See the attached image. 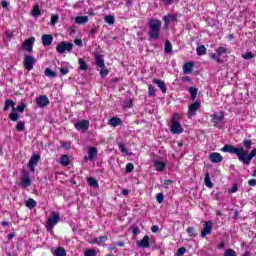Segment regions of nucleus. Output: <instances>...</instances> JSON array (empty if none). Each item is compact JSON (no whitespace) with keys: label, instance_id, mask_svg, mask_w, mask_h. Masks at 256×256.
<instances>
[{"label":"nucleus","instance_id":"obj_62","mask_svg":"<svg viewBox=\"0 0 256 256\" xmlns=\"http://www.w3.org/2000/svg\"><path fill=\"white\" fill-rule=\"evenodd\" d=\"M151 231H152V233H158V232H159V226L153 225V226L151 227Z\"/></svg>","mask_w":256,"mask_h":256},{"label":"nucleus","instance_id":"obj_53","mask_svg":"<svg viewBox=\"0 0 256 256\" xmlns=\"http://www.w3.org/2000/svg\"><path fill=\"white\" fill-rule=\"evenodd\" d=\"M5 35H6V41H11V39H13V31L11 30H7L5 32Z\"/></svg>","mask_w":256,"mask_h":256},{"label":"nucleus","instance_id":"obj_42","mask_svg":"<svg viewBox=\"0 0 256 256\" xmlns=\"http://www.w3.org/2000/svg\"><path fill=\"white\" fill-rule=\"evenodd\" d=\"M225 53H227V48L225 47H218L216 49V54H218V56L221 57V55H225Z\"/></svg>","mask_w":256,"mask_h":256},{"label":"nucleus","instance_id":"obj_26","mask_svg":"<svg viewBox=\"0 0 256 256\" xmlns=\"http://www.w3.org/2000/svg\"><path fill=\"white\" fill-rule=\"evenodd\" d=\"M78 63H79L80 71H87V69H89V65H87V62H85V59L79 58Z\"/></svg>","mask_w":256,"mask_h":256},{"label":"nucleus","instance_id":"obj_64","mask_svg":"<svg viewBox=\"0 0 256 256\" xmlns=\"http://www.w3.org/2000/svg\"><path fill=\"white\" fill-rule=\"evenodd\" d=\"M237 186H233L230 190H229V193H237Z\"/></svg>","mask_w":256,"mask_h":256},{"label":"nucleus","instance_id":"obj_47","mask_svg":"<svg viewBox=\"0 0 256 256\" xmlns=\"http://www.w3.org/2000/svg\"><path fill=\"white\" fill-rule=\"evenodd\" d=\"M185 253H187V248L181 247L176 251V256H183Z\"/></svg>","mask_w":256,"mask_h":256},{"label":"nucleus","instance_id":"obj_18","mask_svg":"<svg viewBox=\"0 0 256 256\" xmlns=\"http://www.w3.org/2000/svg\"><path fill=\"white\" fill-rule=\"evenodd\" d=\"M34 41H35V38H30V39L26 40L23 44L24 51H28L29 53H31L33 51Z\"/></svg>","mask_w":256,"mask_h":256},{"label":"nucleus","instance_id":"obj_15","mask_svg":"<svg viewBox=\"0 0 256 256\" xmlns=\"http://www.w3.org/2000/svg\"><path fill=\"white\" fill-rule=\"evenodd\" d=\"M152 163H153V167H154L157 171H159V172L165 171V167H166L165 162H163V161H161V160H153Z\"/></svg>","mask_w":256,"mask_h":256},{"label":"nucleus","instance_id":"obj_17","mask_svg":"<svg viewBox=\"0 0 256 256\" xmlns=\"http://www.w3.org/2000/svg\"><path fill=\"white\" fill-rule=\"evenodd\" d=\"M211 118L214 123V127H217V124L225 119V114H223V112H220L219 114H213Z\"/></svg>","mask_w":256,"mask_h":256},{"label":"nucleus","instance_id":"obj_38","mask_svg":"<svg viewBox=\"0 0 256 256\" xmlns=\"http://www.w3.org/2000/svg\"><path fill=\"white\" fill-rule=\"evenodd\" d=\"M210 58L212 59V61H216V63H223V60H221V56H218L217 53H213L210 55Z\"/></svg>","mask_w":256,"mask_h":256},{"label":"nucleus","instance_id":"obj_31","mask_svg":"<svg viewBox=\"0 0 256 256\" xmlns=\"http://www.w3.org/2000/svg\"><path fill=\"white\" fill-rule=\"evenodd\" d=\"M69 163H71L69 156L62 155L60 158V165H62L63 167H67V165H69Z\"/></svg>","mask_w":256,"mask_h":256},{"label":"nucleus","instance_id":"obj_56","mask_svg":"<svg viewBox=\"0 0 256 256\" xmlns=\"http://www.w3.org/2000/svg\"><path fill=\"white\" fill-rule=\"evenodd\" d=\"M186 231L190 237H195V228L194 227H188Z\"/></svg>","mask_w":256,"mask_h":256},{"label":"nucleus","instance_id":"obj_43","mask_svg":"<svg viewBox=\"0 0 256 256\" xmlns=\"http://www.w3.org/2000/svg\"><path fill=\"white\" fill-rule=\"evenodd\" d=\"M100 69L101 77H106L109 75V70L107 69V66L101 67Z\"/></svg>","mask_w":256,"mask_h":256},{"label":"nucleus","instance_id":"obj_5","mask_svg":"<svg viewBox=\"0 0 256 256\" xmlns=\"http://www.w3.org/2000/svg\"><path fill=\"white\" fill-rule=\"evenodd\" d=\"M37 60L32 55H24V67L27 71H33V67Z\"/></svg>","mask_w":256,"mask_h":256},{"label":"nucleus","instance_id":"obj_60","mask_svg":"<svg viewBox=\"0 0 256 256\" xmlns=\"http://www.w3.org/2000/svg\"><path fill=\"white\" fill-rule=\"evenodd\" d=\"M75 45H77L78 47H83V40L77 38L74 40Z\"/></svg>","mask_w":256,"mask_h":256},{"label":"nucleus","instance_id":"obj_51","mask_svg":"<svg viewBox=\"0 0 256 256\" xmlns=\"http://www.w3.org/2000/svg\"><path fill=\"white\" fill-rule=\"evenodd\" d=\"M9 119H10V121H19V114H17V113H11L10 115H9Z\"/></svg>","mask_w":256,"mask_h":256},{"label":"nucleus","instance_id":"obj_54","mask_svg":"<svg viewBox=\"0 0 256 256\" xmlns=\"http://www.w3.org/2000/svg\"><path fill=\"white\" fill-rule=\"evenodd\" d=\"M164 199H165V196H163V193L156 194L157 203H163Z\"/></svg>","mask_w":256,"mask_h":256},{"label":"nucleus","instance_id":"obj_55","mask_svg":"<svg viewBox=\"0 0 256 256\" xmlns=\"http://www.w3.org/2000/svg\"><path fill=\"white\" fill-rule=\"evenodd\" d=\"M133 169H135V166L133 165V163H128L126 165V173H132Z\"/></svg>","mask_w":256,"mask_h":256},{"label":"nucleus","instance_id":"obj_50","mask_svg":"<svg viewBox=\"0 0 256 256\" xmlns=\"http://www.w3.org/2000/svg\"><path fill=\"white\" fill-rule=\"evenodd\" d=\"M148 95L149 97H155V87H153L152 85L148 86Z\"/></svg>","mask_w":256,"mask_h":256},{"label":"nucleus","instance_id":"obj_30","mask_svg":"<svg viewBox=\"0 0 256 256\" xmlns=\"http://www.w3.org/2000/svg\"><path fill=\"white\" fill-rule=\"evenodd\" d=\"M164 51L168 55H170V53H173V45H171V42L169 40H166L164 44Z\"/></svg>","mask_w":256,"mask_h":256},{"label":"nucleus","instance_id":"obj_61","mask_svg":"<svg viewBox=\"0 0 256 256\" xmlns=\"http://www.w3.org/2000/svg\"><path fill=\"white\" fill-rule=\"evenodd\" d=\"M60 73L61 75H67V73H69V69L62 67L60 68Z\"/></svg>","mask_w":256,"mask_h":256},{"label":"nucleus","instance_id":"obj_14","mask_svg":"<svg viewBox=\"0 0 256 256\" xmlns=\"http://www.w3.org/2000/svg\"><path fill=\"white\" fill-rule=\"evenodd\" d=\"M97 157V148L90 147L88 150V157L84 158V162L87 163L88 161H93Z\"/></svg>","mask_w":256,"mask_h":256},{"label":"nucleus","instance_id":"obj_49","mask_svg":"<svg viewBox=\"0 0 256 256\" xmlns=\"http://www.w3.org/2000/svg\"><path fill=\"white\" fill-rule=\"evenodd\" d=\"M224 256H237V252L233 249H228L224 252Z\"/></svg>","mask_w":256,"mask_h":256},{"label":"nucleus","instance_id":"obj_12","mask_svg":"<svg viewBox=\"0 0 256 256\" xmlns=\"http://www.w3.org/2000/svg\"><path fill=\"white\" fill-rule=\"evenodd\" d=\"M199 107H201V102H199V101L192 103L188 107V113H189L190 117H193V115H195V113H197V110L199 109Z\"/></svg>","mask_w":256,"mask_h":256},{"label":"nucleus","instance_id":"obj_48","mask_svg":"<svg viewBox=\"0 0 256 256\" xmlns=\"http://www.w3.org/2000/svg\"><path fill=\"white\" fill-rule=\"evenodd\" d=\"M118 147L122 153H124L125 155H129V151H127V148L123 143H119Z\"/></svg>","mask_w":256,"mask_h":256},{"label":"nucleus","instance_id":"obj_8","mask_svg":"<svg viewBox=\"0 0 256 256\" xmlns=\"http://www.w3.org/2000/svg\"><path fill=\"white\" fill-rule=\"evenodd\" d=\"M75 129L77 131H87L89 129V120H81L74 124Z\"/></svg>","mask_w":256,"mask_h":256},{"label":"nucleus","instance_id":"obj_9","mask_svg":"<svg viewBox=\"0 0 256 256\" xmlns=\"http://www.w3.org/2000/svg\"><path fill=\"white\" fill-rule=\"evenodd\" d=\"M49 98L45 95L39 96L36 98V104L40 109H43L49 105Z\"/></svg>","mask_w":256,"mask_h":256},{"label":"nucleus","instance_id":"obj_58","mask_svg":"<svg viewBox=\"0 0 256 256\" xmlns=\"http://www.w3.org/2000/svg\"><path fill=\"white\" fill-rule=\"evenodd\" d=\"M243 59L249 60V59H253V57H255V55H253L251 52H248L244 55H242Z\"/></svg>","mask_w":256,"mask_h":256},{"label":"nucleus","instance_id":"obj_35","mask_svg":"<svg viewBox=\"0 0 256 256\" xmlns=\"http://www.w3.org/2000/svg\"><path fill=\"white\" fill-rule=\"evenodd\" d=\"M26 207H28V209H35V207H37V202L33 200V198H30L26 201Z\"/></svg>","mask_w":256,"mask_h":256},{"label":"nucleus","instance_id":"obj_10","mask_svg":"<svg viewBox=\"0 0 256 256\" xmlns=\"http://www.w3.org/2000/svg\"><path fill=\"white\" fill-rule=\"evenodd\" d=\"M41 39L43 47H49L53 44V35L51 34H43Z\"/></svg>","mask_w":256,"mask_h":256},{"label":"nucleus","instance_id":"obj_63","mask_svg":"<svg viewBox=\"0 0 256 256\" xmlns=\"http://www.w3.org/2000/svg\"><path fill=\"white\" fill-rule=\"evenodd\" d=\"M248 185H250V187H255L256 185V179H251L248 181Z\"/></svg>","mask_w":256,"mask_h":256},{"label":"nucleus","instance_id":"obj_34","mask_svg":"<svg viewBox=\"0 0 256 256\" xmlns=\"http://www.w3.org/2000/svg\"><path fill=\"white\" fill-rule=\"evenodd\" d=\"M198 89L197 88H195V87H190L189 88V93H190V95H191V99H192V101H195L196 99H197V93H198Z\"/></svg>","mask_w":256,"mask_h":256},{"label":"nucleus","instance_id":"obj_11","mask_svg":"<svg viewBox=\"0 0 256 256\" xmlns=\"http://www.w3.org/2000/svg\"><path fill=\"white\" fill-rule=\"evenodd\" d=\"M138 247L142 249H149L151 245H149V235H145L142 240L136 242Z\"/></svg>","mask_w":256,"mask_h":256},{"label":"nucleus","instance_id":"obj_46","mask_svg":"<svg viewBox=\"0 0 256 256\" xmlns=\"http://www.w3.org/2000/svg\"><path fill=\"white\" fill-rule=\"evenodd\" d=\"M84 256H97V252L94 249H87L84 252Z\"/></svg>","mask_w":256,"mask_h":256},{"label":"nucleus","instance_id":"obj_41","mask_svg":"<svg viewBox=\"0 0 256 256\" xmlns=\"http://www.w3.org/2000/svg\"><path fill=\"white\" fill-rule=\"evenodd\" d=\"M16 131H25V122L19 121L16 125Z\"/></svg>","mask_w":256,"mask_h":256},{"label":"nucleus","instance_id":"obj_40","mask_svg":"<svg viewBox=\"0 0 256 256\" xmlns=\"http://www.w3.org/2000/svg\"><path fill=\"white\" fill-rule=\"evenodd\" d=\"M206 187H209L212 189L213 187V182H211V178L209 177V173L206 174V177L204 179Z\"/></svg>","mask_w":256,"mask_h":256},{"label":"nucleus","instance_id":"obj_39","mask_svg":"<svg viewBox=\"0 0 256 256\" xmlns=\"http://www.w3.org/2000/svg\"><path fill=\"white\" fill-rule=\"evenodd\" d=\"M33 17H39L41 15V10L39 9V4H36L32 10Z\"/></svg>","mask_w":256,"mask_h":256},{"label":"nucleus","instance_id":"obj_23","mask_svg":"<svg viewBox=\"0 0 256 256\" xmlns=\"http://www.w3.org/2000/svg\"><path fill=\"white\" fill-rule=\"evenodd\" d=\"M95 60H96V67L98 68L105 67V60L103 59L102 55L97 54L95 56Z\"/></svg>","mask_w":256,"mask_h":256},{"label":"nucleus","instance_id":"obj_29","mask_svg":"<svg viewBox=\"0 0 256 256\" xmlns=\"http://www.w3.org/2000/svg\"><path fill=\"white\" fill-rule=\"evenodd\" d=\"M53 255H55V256H67V251L63 247H58L54 250Z\"/></svg>","mask_w":256,"mask_h":256},{"label":"nucleus","instance_id":"obj_21","mask_svg":"<svg viewBox=\"0 0 256 256\" xmlns=\"http://www.w3.org/2000/svg\"><path fill=\"white\" fill-rule=\"evenodd\" d=\"M193 67H195V65L193 64V62H187L186 64H184L183 66V71L186 75H189L191 73H193Z\"/></svg>","mask_w":256,"mask_h":256},{"label":"nucleus","instance_id":"obj_1","mask_svg":"<svg viewBox=\"0 0 256 256\" xmlns=\"http://www.w3.org/2000/svg\"><path fill=\"white\" fill-rule=\"evenodd\" d=\"M223 153H232L238 157V160L244 165H251L253 157H256V148H254L250 153L245 151L243 147H235L233 145L226 144L222 148Z\"/></svg>","mask_w":256,"mask_h":256},{"label":"nucleus","instance_id":"obj_44","mask_svg":"<svg viewBox=\"0 0 256 256\" xmlns=\"http://www.w3.org/2000/svg\"><path fill=\"white\" fill-rule=\"evenodd\" d=\"M26 108H27V104L21 103V105H18L15 108V111H18L19 113H23V111H25Z\"/></svg>","mask_w":256,"mask_h":256},{"label":"nucleus","instance_id":"obj_59","mask_svg":"<svg viewBox=\"0 0 256 256\" xmlns=\"http://www.w3.org/2000/svg\"><path fill=\"white\" fill-rule=\"evenodd\" d=\"M139 233H141V230H139V226H135V227L132 229V234H133V235H139Z\"/></svg>","mask_w":256,"mask_h":256},{"label":"nucleus","instance_id":"obj_7","mask_svg":"<svg viewBox=\"0 0 256 256\" xmlns=\"http://www.w3.org/2000/svg\"><path fill=\"white\" fill-rule=\"evenodd\" d=\"M211 231H213V222L207 221L204 223V228L201 231V237L205 238L207 235H211Z\"/></svg>","mask_w":256,"mask_h":256},{"label":"nucleus","instance_id":"obj_33","mask_svg":"<svg viewBox=\"0 0 256 256\" xmlns=\"http://www.w3.org/2000/svg\"><path fill=\"white\" fill-rule=\"evenodd\" d=\"M39 159H41V156L39 155H33L30 160H29V164L30 165H34L37 167L38 163H39Z\"/></svg>","mask_w":256,"mask_h":256},{"label":"nucleus","instance_id":"obj_27","mask_svg":"<svg viewBox=\"0 0 256 256\" xmlns=\"http://www.w3.org/2000/svg\"><path fill=\"white\" fill-rule=\"evenodd\" d=\"M12 107L13 111H15V102L11 99H7L4 103V111H9V108Z\"/></svg>","mask_w":256,"mask_h":256},{"label":"nucleus","instance_id":"obj_20","mask_svg":"<svg viewBox=\"0 0 256 256\" xmlns=\"http://www.w3.org/2000/svg\"><path fill=\"white\" fill-rule=\"evenodd\" d=\"M109 125H111V127H119V125H123V120L119 117H112L109 120Z\"/></svg>","mask_w":256,"mask_h":256},{"label":"nucleus","instance_id":"obj_28","mask_svg":"<svg viewBox=\"0 0 256 256\" xmlns=\"http://www.w3.org/2000/svg\"><path fill=\"white\" fill-rule=\"evenodd\" d=\"M196 53H197L198 57L207 55V48L205 47V45H200L196 48Z\"/></svg>","mask_w":256,"mask_h":256},{"label":"nucleus","instance_id":"obj_19","mask_svg":"<svg viewBox=\"0 0 256 256\" xmlns=\"http://www.w3.org/2000/svg\"><path fill=\"white\" fill-rule=\"evenodd\" d=\"M209 159L211 163H221V161H223V156L217 152H213L209 155Z\"/></svg>","mask_w":256,"mask_h":256},{"label":"nucleus","instance_id":"obj_57","mask_svg":"<svg viewBox=\"0 0 256 256\" xmlns=\"http://www.w3.org/2000/svg\"><path fill=\"white\" fill-rule=\"evenodd\" d=\"M243 145L246 149H251V145H253V142L251 140H244Z\"/></svg>","mask_w":256,"mask_h":256},{"label":"nucleus","instance_id":"obj_52","mask_svg":"<svg viewBox=\"0 0 256 256\" xmlns=\"http://www.w3.org/2000/svg\"><path fill=\"white\" fill-rule=\"evenodd\" d=\"M99 31V27L98 26H94L91 30H90V37H95V35H97V32Z\"/></svg>","mask_w":256,"mask_h":256},{"label":"nucleus","instance_id":"obj_16","mask_svg":"<svg viewBox=\"0 0 256 256\" xmlns=\"http://www.w3.org/2000/svg\"><path fill=\"white\" fill-rule=\"evenodd\" d=\"M22 187L27 189V187H31V178L29 177V172H25L22 177Z\"/></svg>","mask_w":256,"mask_h":256},{"label":"nucleus","instance_id":"obj_13","mask_svg":"<svg viewBox=\"0 0 256 256\" xmlns=\"http://www.w3.org/2000/svg\"><path fill=\"white\" fill-rule=\"evenodd\" d=\"M163 21L165 23V27H169V23H177V15L168 14L167 16L163 17Z\"/></svg>","mask_w":256,"mask_h":256},{"label":"nucleus","instance_id":"obj_6","mask_svg":"<svg viewBox=\"0 0 256 256\" xmlns=\"http://www.w3.org/2000/svg\"><path fill=\"white\" fill-rule=\"evenodd\" d=\"M170 131L171 133H173V135H181V133H183V126H181L180 123L175 120V117L172 118V125Z\"/></svg>","mask_w":256,"mask_h":256},{"label":"nucleus","instance_id":"obj_36","mask_svg":"<svg viewBox=\"0 0 256 256\" xmlns=\"http://www.w3.org/2000/svg\"><path fill=\"white\" fill-rule=\"evenodd\" d=\"M87 182H88V185H90V187H95V188L99 187V182L93 177L88 178Z\"/></svg>","mask_w":256,"mask_h":256},{"label":"nucleus","instance_id":"obj_3","mask_svg":"<svg viewBox=\"0 0 256 256\" xmlns=\"http://www.w3.org/2000/svg\"><path fill=\"white\" fill-rule=\"evenodd\" d=\"M56 51L60 55H63L65 51H67L68 53H71V51H73V43L62 41L57 45Z\"/></svg>","mask_w":256,"mask_h":256},{"label":"nucleus","instance_id":"obj_32","mask_svg":"<svg viewBox=\"0 0 256 256\" xmlns=\"http://www.w3.org/2000/svg\"><path fill=\"white\" fill-rule=\"evenodd\" d=\"M44 74L50 79H55V77H57V73H55V71L51 70L50 68H46Z\"/></svg>","mask_w":256,"mask_h":256},{"label":"nucleus","instance_id":"obj_45","mask_svg":"<svg viewBox=\"0 0 256 256\" xmlns=\"http://www.w3.org/2000/svg\"><path fill=\"white\" fill-rule=\"evenodd\" d=\"M59 21V15H52L50 25L54 27V25H57V22Z\"/></svg>","mask_w":256,"mask_h":256},{"label":"nucleus","instance_id":"obj_37","mask_svg":"<svg viewBox=\"0 0 256 256\" xmlns=\"http://www.w3.org/2000/svg\"><path fill=\"white\" fill-rule=\"evenodd\" d=\"M105 23H108V25H113L115 23V17L113 15H107L104 18Z\"/></svg>","mask_w":256,"mask_h":256},{"label":"nucleus","instance_id":"obj_4","mask_svg":"<svg viewBox=\"0 0 256 256\" xmlns=\"http://www.w3.org/2000/svg\"><path fill=\"white\" fill-rule=\"evenodd\" d=\"M59 221H61V214H59V212H53L51 217L48 218L47 228L53 229V227H55Z\"/></svg>","mask_w":256,"mask_h":256},{"label":"nucleus","instance_id":"obj_24","mask_svg":"<svg viewBox=\"0 0 256 256\" xmlns=\"http://www.w3.org/2000/svg\"><path fill=\"white\" fill-rule=\"evenodd\" d=\"M107 239H108L107 236L104 235V236H100L97 238H93L90 243L96 244V245H101V243H105V241H107Z\"/></svg>","mask_w":256,"mask_h":256},{"label":"nucleus","instance_id":"obj_25","mask_svg":"<svg viewBox=\"0 0 256 256\" xmlns=\"http://www.w3.org/2000/svg\"><path fill=\"white\" fill-rule=\"evenodd\" d=\"M154 83L155 85H157L160 89V91H162V93H167V87L165 86V82L161 81V80H157L154 79Z\"/></svg>","mask_w":256,"mask_h":256},{"label":"nucleus","instance_id":"obj_22","mask_svg":"<svg viewBox=\"0 0 256 256\" xmlns=\"http://www.w3.org/2000/svg\"><path fill=\"white\" fill-rule=\"evenodd\" d=\"M89 22V17L88 16H77L75 18V23H77V25H85V23Z\"/></svg>","mask_w":256,"mask_h":256},{"label":"nucleus","instance_id":"obj_2","mask_svg":"<svg viewBox=\"0 0 256 256\" xmlns=\"http://www.w3.org/2000/svg\"><path fill=\"white\" fill-rule=\"evenodd\" d=\"M148 35L150 39H154L155 41L159 39V36L161 35V21L157 19H150L148 21Z\"/></svg>","mask_w":256,"mask_h":256}]
</instances>
